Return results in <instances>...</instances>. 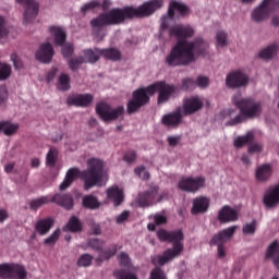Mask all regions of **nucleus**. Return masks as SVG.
I'll list each match as a JSON object with an SVG mask.
<instances>
[{
  "instance_id": "dca6fc26",
  "label": "nucleus",
  "mask_w": 279,
  "mask_h": 279,
  "mask_svg": "<svg viewBox=\"0 0 279 279\" xmlns=\"http://www.w3.org/2000/svg\"><path fill=\"white\" fill-rule=\"evenodd\" d=\"M227 88H241L245 86V74L239 70L231 71L226 77Z\"/></svg>"
},
{
  "instance_id": "de8ad7c7",
  "label": "nucleus",
  "mask_w": 279,
  "mask_h": 279,
  "mask_svg": "<svg viewBox=\"0 0 279 279\" xmlns=\"http://www.w3.org/2000/svg\"><path fill=\"white\" fill-rule=\"evenodd\" d=\"M95 8H101V2H99L98 0H92L90 2L83 4V7L81 8V12L83 14H86L88 10H95Z\"/></svg>"
},
{
  "instance_id": "774afa93",
  "label": "nucleus",
  "mask_w": 279,
  "mask_h": 279,
  "mask_svg": "<svg viewBox=\"0 0 279 279\" xmlns=\"http://www.w3.org/2000/svg\"><path fill=\"white\" fill-rule=\"evenodd\" d=\"M92 234L99 236L101 234V226L99 223L93 222L90 225Z\"/></svg>"
},
{
  "instance_id": "72a5a7b5",
  "label": "nucleus",
  "mask_w": 279,
  "mask_h": 279,
  "mask_svg": "<svg viewBox=\"0 0 279 279\" xmlns=\"http://www.w3.org/2000/svg\"><path fill=\"white\" fill-rule=\"evenodd\" d=\"M19 131V124H12L8 121L0 122V132H3L5 136H12V134H16Z\"/></svg>"
},
{
  "instance_id": "f3484780",
  "label": "nucleus",
  "mask_w": 279,
  "mask_h": 279,
  "mask_svg": "<svg viewBox=\"0 0 279 279\" xmlns=\"http://www.w3.org/2000/svg\"><path fill=\"white\" fill-rule=\"evenodd\" d=\"M202 108H204V102L202 99L198 97H191L183 102L182 114L184 117H189L191 114H195V112H198V110H202Z\"/></svg>"
},
{
  "instance_id": "4be33fe9",
  "label": "nucleus",
  "mask_w": 279,
  "mask_h": 279,
  "mask_svg": "<svg viewBox=\"0 0 279 279\" xmlns=\"http://www.w3.org/2000/svg\"><path fill=\"white\" fill-rule=\"evenodd\" d=\"M161 123L162 125H167V128H178L182 123V112L177 110L163 116Z\"/></svg>"
},
{
  "instance_id": "7ed1b4c3",
  "label": "nucleus",
  "mask_w": 279,
  "mask_h": 279,
  "mask_svg": "<svg viewBox=\"0 0 279 279\" xmlns=\"http://www.w3.org/2000/svg\"><path fill=\"white\" fill-rule=\"evenodd\" d=\"M206 51L208 44L202 38H196L194 41L179 40L166 57L165 64L171 69L189 66L195 62V56H204Z\"/></svg>"
},
{
  "instance_id": "9b49d317",
  "label": "nucleus",
  "mask_w": 279,
  "mask_h": 279,
  "mask_svg": "<svg viewBox=\"0 0 279 279\" xmlns=\"http://www.w3.org/2000/svg\"><path fill=\"white\" fill-rule=\"evenodd\" d=\"M232 101L238 110H240V113L226 122V125L230 128H234V125H239L245 121V98H241V94L238 93L233 96Z\"/></svg>"
},
{
  "instance_id": "69168bd1",
  "label": "nucleus",
  "mask_w": 279,
  "mask_h": 279,
  "mask_svg": "<svg viewBox=\"0 0 279 279\" xmlns=\"http://www.w3.org/2000/svg\"><path fill=\"white\" fill-rule=\"evenodd\" d=\"M155 226H165L167 223V217L160 214H156L154 217Z\"/></svg>"
},
{
  "instance_id": "58836bf2",
  "label": "nucleus",
  "mask_w": 279,
  "mask_h": 279,
  "mask_svg": "<svg viewBox=\"0 0 279 279\" xmlns=\"http://www.w3.org/2000/svg\"><path fill=\"white\" fill-rule=\"evenodd\" d=\"M69 88H71V77L63 73L59 76L58 89L69 90Z\"/></svg>"
},
{
  "instance_id": "a878e982",
  "label": "nucleus",
  "mask_w": 279,
  "mask_h": 279,
  "mask_svg": "<svg viewBox=\"0 0 279 279\" xmlns=\"http://www.w3.org/2000/svg\"><path fill=\"white\" fill-rule=\"evenodd\" d=\"M279 52V43H274L268 47L262 49L258 53V57L262 60H271L278 56Z\"/></svg>"
},
{
  "instance_id": "423d86ee",
  "label": "nucleus",
  "mask_w": 279,
  "mask_h": 279,
  "mask_svg": "<svg viewBox=\"0 0 279 279\" xmlns=\"http://www.w3.org/2000/svg\"><path fill=\"white\" fill-rule=\"evenodd\" d=\"M57 204V206H61L65 210H71L74 206L73 196L71 194L57 193L52 197L49 196H40L35 198L28 203L31 210H38L41 206H46V204Z\"/></svg>"
},
{
  "instance_id": "ea45409f",
  "label": "nucleus",
  "mask_w": 279,
  "mask_h": 279,
  "mask_svg": "<svg viewBox=\"0 0 279 279\" xmlns=\"http://www.w3.org/2000/svg\"><path fill=\"white\" fill-rule=\"evenodd\" d=\"M217 47H228V33L226 31H218L216 34Z\"/></svg>"
},
{
  "instance_id": "a18cd8bd",
  "label": "nucleus",
  "mask_w": 279,
  "mask_h": 279,
  "mask_svg": "<svg viewBox=\"0 0 279 279\" xmlns=\"http://www.w3.org/2000/svg\"><path fill=\"white\" fill-rule=\"evenodd\" d=\"M117 254V245L112 244L108 250H101L100 251V258H104L105 260H109V258H112Z\"/></svg>"
},
{
  "instance_id": "4d7b16f0",
  "label": "nucleus",
  "mask_w": 279,
  "mask_h": 279,
  "mask_svg": "<svg viewBox=\"0 0 279 279\" xmlns=\"http://www.w3.org/2000/svg\"><path fill=\"white\" fill-rule=\"evenodd\" d=\"M11 61L13 62L14 69H16L17 71L23 69V61H21V58H19V54L13 52L11 54Z\"/></svg>"
},
{
  "instance_id": "39448f33",
  "label": "nucleus",
  "mask_w": 279,
  "mask_h": 279,
  "mask_svg": "<svg viewBox=\"0 0 279 279\" xmlns=\"http://www.w3.org/2000/svg\"><path fill=\"white\" fill-rule=\"evenodd\" d=\"M157 238L159 241H167L168 243H172V248H168L163 252L162 255L156 256L151 263L153 265H167L173 258H178L184 252V233L182 230L167 231L161 229L157 232Z\"/></svg>"
},
{
  "instance_id": "bf43d9fd",
  "label": "nucleus",
  "mask_w": 279,
  "mask_h": 279,
  "mask_svg": "<svg viewBox=\"0 0 279 279\" xmlns=\"http://www.w3.org/2000/svg\"><path fill=\"white\" fill-rule=\"evenodd\" d=\"M167 141L170 147H178V145H180V141H182V136L181 135L169 136Z\"/></svg>"
},
{
  "instance_id": "13d9d810",
  "label": "nucleus",
  "mask_w": 279,
  "mask_h": 279,
  "mask_svg": "<svg viewBox=\"0 0 279 279\" xmlns=\"http://www.w3.org/2000/svg\"><path fill=\"white\" fill-rule=\"evenodd\" d=\"M256 220H251V222H246L245 234H254L256 232Z\"/></svg>"
},
{
  "instance_id": "603ef678",
  "label": "nucleus",
  "mask_w": 279,
  "mask_h": 279,
  "mask_svg": "<svg viewBox=\"0 0 279 279\" xmlns=\"http://www.w3.org/2000/svg\"><path fill=\"white\" fill-rule=\"evenodd\" d=\"M134 173L143 180H149V172L145 169V166H138L137 168H135Z\"/></svg>"
},
{
  "instance_id": "37998d69",
  "label": "nucleus",
  "mask_w": 279,
  "mask_h": 279,
  "mask_svg": "<svg viewBox=\"0 0 279 279\" xmlns=\"http://www.w3.org/2000/svg\"><path fill=\"white\" fill-rule=\"evenodd\" d=\"M88 245L89 247H92V250H95V252H98L100 254L104 250V245H106V242L99 239H90L88 241Z\"/></svg>"
},
{
  "instance_id": "0e129e2a",
  "label": "nucleus",
  "mask_w": 279,
  "mask_h": 279,
  "mask_svg": "<svg viewBox=\"0 0 279 279\" xmlns=\"http://www.w3.org/2000/svg\"><path fill=\"white\" fill-rule=\"evenodd\" d=\"M119 262L122 267H128V265H130V255H128V253H121Z\"/></svg>"
},
{
  "instance_id": "6ab92c4d",
  "label": "nucleus",
  "mask_w": 279,
  "mask_h": 279,
  "mask_svg": "<svg viewBox=\"0 0 279 279\" xmlns=\"http://www.w3.org/2000/svg\"><path fill=\"white\" fill-rule=\"evenodd\" d=\"M239 219V213L236 210L232 209V207L225 205L219 211H218V221L220 223H232L233 221H236Z\"/></svg>"
},
{
  "instance_id": "c756f323",
  "label": "nucleus",
  "mask_w": 279,
  "mask_h": 279,
  "mask_svg": "<svg viewBox=\"0 0 279 279\" xmlns=\"http://www.w3.org/2000/svg\"><path fill=\"white\" fill-rule=\"evenodd\" d=\"M266 256L268 258H271L275 266L279 269V242H278V240H275V242H271V244H269Z\"/></svg>"
},
{
  "instance_id": "5701e85b",
  "label": "nucleus",
  "mask_w": 279,
  "mask_h": 279,
  "mask_svg": "<svg viewBox=\"0 0 279 279\" xmlns=\"http://www.w3.org/2000/svg\"><path fill=\"white\" fill-rule=\"evenodd\" d=\"M274 173V167L271 163H263L256 169L255 177L259 182H267L271 179V174Z\"/></svg>"
},
{
  "instance_id": "473e14b6",
  "label": "nucleus",
  "mask_w": 279,
  "mask_h": 279,
  "mask_svg": "<svg viewBox=\"0 0 279 279\" xmlns=\"http://www.w3.org/2000/svg\"><path fill=\"white\" fill-rule=\"evenodd\" d=\"M63 230H68L69 232H82V222L80 218L72 216Z\"/></svg>"
},
{
  "instance_id": "9d476101",
  "label": "nucleus",
  "mask_w": 279,
  "mask_h": 279,
  "mask_svg": "<svg viewBox=\"0 0 279 279\" xmlns=\"http://www.w3.org/2000/svg\"><path fill=\"white\" fill-rule=\"evenodd\" d=\"M204 186H206V179L204 177H185L178 182V189L185 193H197Z\"/></svg>"
},
{
  "instance_id": "c03bdc74",
  "label": "nucleus",
  "mask_w": 279,
  "mask_h": 279,
  "mask_svg": "<svg viewBox=\"0 0 279 279\" xmlns=\"http://www.w3.org/2000/svg\"><path fill=\"white\" fill-rule=\"evenodd\" d=\"M13 264H0V278L10 279Z\"/></svg>"
},
{
  "instance_id": "c9c22d12",
  "label": "nucleus",
  "mask_w": 279,
  "mask_h": 279,
  "mask_svg": "<svg viewBox=\"0 0 279 279\" xmlns=\"http://www.w3.org/2000/svg\"><path fill=\"white\" fill-rule=\"evenodd\" d=\"M83 206L84 208L95 210V208H99V201L95 196L88 195L83 198Z\"/></svg>"
},
{
  "instance_id": "aec40b11",
  "label": "nucleus",
  "mask_w": 279,
  "mask_h": 279,
  "mask_svg": "<svg viewBox=\"0 0 279 279\" xmlns=\"http://www.w3.org/2000/svg\"><path fill=\"white\" fill-rule=\"evenodd\" d=\"M36 59L44 64H49L53 60V46L49 43L41 44L39 50L36 52Z\"/></svg>"
},
{
  "instance_id": "7c9ffc66",
  "label": "nucleus",
  "mask_w": 279,
  "mask_h": 279,
  "mask_svg": "<svg viewBox=\"0 0 279 279\" xmlns=\"http://www.w3.org/2000/svg\"><path fill=\"white\" fill-rule=\"evenodd\" d=\"M83 56L89 64H96V62H99V58H101V49H84Z\"/></svg>"
},
{
  "instance_id": "3c124183",
  "label": "nucleus",
  "mask_w": 279,
  "mask_h": 279,
  "mask_svg": "<svg viewBox=\"0 0 279 279\" xmlns=\"http://www.w3.org/2000/svg\"><path fill=\"white\" fill-rule=\"evenodd\" d=\"M136 158H138V156L134 150H128L126 153H124L123 156V160L128 165H133V162H136Z\"/></svg>"
},
{
  "instance_id": "412c9836",
  "label": "nucleus",
  "mask_w": 279,
  "mask_h": 279,
  "mask_svg": "<svg viewBox=\"0 0 279 279\" xmlns=\"http://www.w3.org/2000/svg\"><path fill=\"white\" fill-rule=\"evenodd\" d=\"M54 223L56 220L52 217L41 218L35 223V232L39 234V236H45L49 234Z\"/></svg>"
},
{
  "instance_id": "a19ab883",
  "label": "nucleus",
  "mask_w": 279,
  "mask_h": 279,
  "mask_svg": "<svg viewBox=\"0 0 279 279\" xmlns=\"http://www.w3.org/2000/svg\"><path fill=\"white\" fill-rule=\"evenodd\" d=\"M57 158H58V150L56 148H50L46 156V165L48 167H56Z\"/></svg>"
},
{
  "instance_id": "20e7f679",
  "label": "nucleus",
  "mask_w": 279,
  "mask_h": 279,
  "mask_svg": "<svg viewBox=\"0 0 279 279\" xmlns=\"http://www.w3.org/2000/svg\"><path fill=\"white\" fill-rule=\"evenodd\" d=\"M87 165L88 169L83 170L82 172H80V169L77 168L69 169L63 182L59 186L60 191H66L77 178L83 180L85 191H89L93 186H97V184L101 182V177L104 175V161L93 158L88 160Z\"/></svg>"
},
{
  "instance_id": "393cba45",
  "label": "nucleus",
  "mask_w": 279,
  "mask_h": 279,
  "mask_svg": "<svg viewBox=\"0 0 279 279\" xmlns=\"http://www.w3.org/2000/svg\"><path fill=\"white\" fill-rule=\"evenodd\" d=\"M263 112V109L260 108V104L253 101V100H246V108H245V118L247 119H254L258 118L260 113Z\"/></svg>"
},
{
  "instance_id": "0eeeda50",
  "label": "nucleus",
  "mask_w": 279,
  "mask_h": 279,
  "mask_svg": "<svg viewBox=\"0 0 279 279\" xmlns=\"http://www.w3.org/2000/svg\"><path fill=\"white\" fill-rule=\"evenodd\" d=\"M276 11H279L278 0H263V2L253 11L252 19L255 22H265Z\"/></svg>"
},
{
  "instance_id": "49530a36",
  "label": "nucleus",
  "mask_w": 279,
  "mask_h": 279,
  "mask_svg": "<svg viewBox=\"0 0 279 279\" xmlns=\"http://www.w3.org/2000/svg\"><path fill=\"white\" fill-rule=\"evenodd\" d=\"M61 233H62V231H60V229L54 230L50 236H48L47 239L44 240V244L45 245H54L56 243H58V240L60 239Z\"/></svg>"
},
{
  "instance_id": "e2e57ef3",
  "label": "nucleus",
  "mask_w": 279,
  "mask_h": 279,
  "mask_svg": "<svg viewBox=\"0 0 279 279\" xmlns=\"http://www.w3.org/2000/svg\"><path fill=\"white\" fill-rule=\"evenodd\" d=\"M68 106H75V108H80V98L78 94L74 96H69L66 99Z\"/></svg>"
},
{
  "instance_id": "864d4df0",
  "label": "nucleus",
  "mask_w": 279,
  "mask_h": 279,
  "mask_svg": "<svg viewBox=\"0 0 279 279\" xmlns=\"http://www.w3.org/2000/svg\"><path fill=\"white\" fill-rule=\"evenodd\" d=\"M195 86H197V83L193 78H183V81H182V89L183 90H193V88H195Z\"/></svg>"
},
{
  "instance_id": "ddd939ff",
  "label": "nucleus",
  "mask_w": 279,
  "mask_h": 279,
  "mask_svg": "<svg viewBox=\"0 0 279 279\" xmlns=\"http://www.w3.org/2000/svg\"><path fill=\"white\" fill-rule=\"evenodd\" d=\"M16 3L25 5L24 23H32L38 16L39 5L36 0H15Z\"/></svg>"
},
{
  "instance_id": "c85d7f7f",
  "label": "nucleus",
  "mask_w": 279,
  "mask_h": 279,
  "mask_svg": "<svg viewBox=\"0 0 279 279\" xmlns=\"http://www.w3.org/2000/svg\"><path fill=\"white\" fill-rule=\"evenodd\" d=\"M49 32L54 36V45L57 47H62L66 43V33L61 27L51 26Z\"/></svg>"
},
{
  "instance_id": "09e8293b",
  "label": "nucleus",
  "mask_w": 279,
  "mask_h": 279,
  "mask_svg": "<svg viewBox=\"0 0 279 279\" xmlns=\"http://www.w3.org/2000/svg\"><path fill=\"white\" fill-rule=\"evenodd\" d=\"M74 51H75V48L73 47V44H65L62 46V49H61V53L63 58H69V60L72 58Z\"/></svg>"
},
{
  "instance_id": "1a4fd4ad",
  "label": "nucleus",
  "mask_w": 279,
  "mask_h": 279,
  "mask_svg": "<svg viewBox=\"0 0 279 279\" xmlns=\"http://www.w3.org/2000/svg\"><path fill=\"white\" fill-rule=\"evenodd\" d=\"M159 190L160 187H158V185H155L150 186L147 191L140 193L137 197V204L140 208H149V206H154V204H158L162 199H165V197H167V194H161L158 197ZM156 197H158L157 201Z\"/></svg>"
},
{
  "instance_id": "4468645a",
  "label": "nucleus",
  "mask_w": 279,
  "mask_h": 279,
  "mask_svg": "<svg viewBox=\"0 0 279 279\" xmlns=\"http://www.w3.org/2000/svg\"><path fill=\"white\" fill-rule=\"evenodd\" d=\"M236 232V226L228 227L218 233L214 234L211 240L209 241V245L213 244H220V245H226L228 241L232 240V236H234Z\"/></svg>"
},
{
  "instance_id": "6e6552de",
  "label": "nucleus",
  "mask_w": 279,
  "mask_h": 279,
  "mask_svg": "<svg viewBox=\"0 0 279 279\" xmlns=\"http://www.w3.org/2000/svg\"><path fill=\"white\" fill-rule=\"evenodd\" d=\"M96 113L105 123H108L110 121H117L119 117H123L125 114V108L123 106L112 108L106 102H99L96 106Z\"/></svg>"
},
{
  "instance_id": "cd10ccee",
  "label": "nucleus",
  "mask_w": 279,
  "mask_h": 279,
  "mask_svg": "<svg viewBox=\"0 0 279 279\" xmlns=\"http://www.w3.org/2000/svg\"><path fill=\"white\" fill-rule=\"evenodd\" d=\"M100 56L105 58V60H110L111 62H119L122 58L121 51L117 48L101 49Z\"/></svg>"
},
{
  "instance_id": "e433bc0d",
  "label": "nucleus",
  "mask_w": 279,
  "mask_h": 279,
  "mask_svg": "<svg viewBox=\"0 0 279 279\" xmlns=\"http://www.w3.org/2000/svg\"><path fill=\"white\" fill-rule=\"evenodd\" d=\"M92 94H78V108H88L93 104Z\"/></svg>"
},
{
  "instance_id": "b1692460",
  "label": "nucleus",
  "mask_w": 279,
  "mask_h": 279,
  "mask_svg": "<svg viewBox=\"0 0 279 279\" xmlns=\"http://www.w3.org/2000/svg\"><path fill=\"white\" fill-rule=\"evenodd\" d=\"M208 206H210V201L204 196L196 197L193 201L192 215H201L208 210Z\"/></svg>"
},
{
  "instance_id": "4c0bfd02",
  "label": "nucleus",
  "mask_w": 279,
  "mask_h": 279,
  "mask_svg": "<svg viewBox=\"0 0 279 279\" xmlns=\"http://www.w3.org/2000/svg\"><path fill=\"white\" fill-rule=\"evenodd\" d=\"M12 75V66L8 63L0 62V82H5Z\"/></svg>"
},
{
  "instance_id": "f257e3e1",
  "label": "nucleus",
  "mask_w": 279,
  "mask_h": 279,
  "mask_svg": "<svg viewBox=\"0 0 279 279\" xmlns=\"http://www.w3.org/2000/svg\"><path fill=\"white\" fill-rule=\"evenodd\" d=\"M162 0H149L144 2L138 8L134 7H124V8H114L109 12L100 13L97 17L90 21V25L94 29V34L99 36L102 27H108L110 25H121L125 21L132 19H147L151 16L154 12L162 8Z\"/></svg>"
},
{
  "instance_id": "338daca9",
  "label": "nucleus",
  "mask_w": 279,
  "mask_h": 279,
  "mask_svg": "<svg viewBox=\"0 0 279 279\" xmlns=\"http://www.w3.org/2000/svg\"><path fill=\"white\" fill-rule=\"evenodd\" d=\"M196 86H199V88H206V86H208V77L198 76L196 80Z\"/></svg>"
},
{
  "instance_id": "8fccbe9b",
  "label": "nucleus",
  "mask_w": 279,
  "mask_h": 279,
  "mask_svg": "<svg viewBox=\"0 0 279 279\" xmlns=\"http://www.w3.org/2000/svg\"><path fill=\"white\" fill-rule=\"evenodd\" d=\"M149 279H167V274L160 267H156L150 271Z\"/></svg>"
},
{
  "instance_id": "2eb2a0df",
  "label": "nucleus",
  "mask_w": 279,
  "mask_h": 279,
  "mask_svg": "<svg viewBox=\"0 0 279 279\" xmlns=\"http://www.w3.org/2000/svg\"><path fill=\"white\" fill-rule=\"evenodd\" d=\"M263 202L268 208H275L279 205V184L269 186L266 190Z\"/></svg>"
},
{
  "instance_id": "bb28decb",
  "label": "nucleus",
  "mask_w": 279,
  "mask_h": 279,
  "mask_svg": "<svg viewBox=\"0 0 279 279\" xmlns=\"http://www.w3.org/2000/svg\"><path fill=\"white\" fill-rule=\"evenodd\" d=\"M107 196L112 199L114 206H121L123 204V191L119 186H112L107 190Z\"/></svg>"
},
{
  "instance_id": "f704fd0d",
  "label": "nucleus",
  "mask_w": 279,
  "mask_h": 279,
  "mask_svg": "<svg viewBox=\"0 0 279 279\" xmlns=\"http://www.w3.org/2000/svg\"><path fill=\"white\" fill-rule=\"evenodd\" d=\"M86 62V59L82 56L69 58L68 60V66L71 71H77L80 69L81 64H84Z\"/></svg>"
},
{
  "instance_id": "79ce46f5",
  "label": "nucleus",
  "mask_w": 279,
  "mask_h": 279,
  "mask_svg": "<svg viewBox=\"0 0 279 279\" xmlns=\"http://www.w3.org/2000/svg\"><path fill=\"white\" fill-rule=\"evenodd\" d=\"M93 265V255L83 254L77 259V267H90Z\"/></svg>"
},
{
  "instance_id": "f8f14e48",
  "label": "nucleus",
  "mask_w": 279,
  "mask_h": 279,
  "mask_svg": "<svg viewBox=\"0 0 279 279\" xmlns=\"http://www.w3.org/2000/svg\"><path fill=\"white\" fill-rule=\"evenodd\" d=\"M194 35L195 29L191 25L178 24L169 28V36H174L179 40H186L187 38H193Z\"/></svg>"
},
{
  "instance_id": "6e6d98bb",
  "label": "nucleus",
  "mask_w": 279,
  "mask_h": 279,
  "mask_svg": "<svg viewBox=\"0 0 279 279\" xmlns=\"http://www.w3.org/2000/svg\"><path fill=\"white\" fill-rule=\"evenodd\" d=\"M9 93L5 85H0V107L8 101Z\"/></svg>"
},
{
  "instance_id": "2f4dec72",
  "label": "nucleus",
  "mask_w": 279,
  "mask_h": 279,
  "mask_svg": "<svg viewBox=\"0 0 279 279\" xmlns=\"http://www.w3.org/2000/svg\"><path fill=\"white\" fill-rule=\"evenodd\" d=\"M25 278H27V270L25 269V266L20 264H13L10 279H25Z\"/></svg>"
},
{
  "instance_id": "a211bd4d",
  "label": "nucleus",
  "mask_w": 279,
  "mask_h": 279,
  "mask_svg": "<svg viewBox=\"0 0 279 279\" xmlns=\"http://www.w3.org/2000/svg\"><path fill=\"white\" fill-rule=\"evenodd\" d=\"M175 11H178V13L182 19L191 14V9L186 4L182 2H178L177 0H172L168 7L169 19L171 20L175 19Z\"/></svg>"
},
{
  "instance_id": "f03ea898",
  "label": "nucleus",
  "mask_w": 279,
  "mask_h": 279,
  "mask_svg": "<svg viewBox=\"0 0 279 279\" xmlns=\"http://www.w3.org/2000/svg\"><path fill=\"white\" fill-rule=\"evenodd\" d=\"M157 104L160 106L162 104H167L171 97H178L180 95V89L175 87L173 84H167L165 81H158L146 88H140L133 92V97L126 104V113L134 114L143 108V106H147L149 101V95H156Z\"/></svg>"
},
{
  "instance_id": "052dcab7",
  "label": "nucleus",
  "mask_w": 279,
  "mask_h": 279,
  "mask_svg": "<svg viewBox=\"0 0 279 279\" xmlns=\"http://www.w3.org/2000/svg\"><path fill=\"white\" fill-rule=\"evenodd\" d=\"M233 147H235V149L245 147V135L235 137L233 141Z\"/></svg>"
},
{
  "instance_id": "680f3d73",
  "label": "nucleus",
  "mask_w": 279,
  "mask_h": 279,
  "mask_svg": "<svg viewBox=\"0 0 279 279\" xmlns=\"http://www.w3.org/2000/svg\"><path fill=\"white\" fill-rule=\"evenodd\" d=\"M118 279H138V277H136V275H134L132 272H128L125 270H120L118 272Z\"/></svg>"
},
{
  "instance_id": "5fc2aeb1",
  "label": "nucleus",
  "mask_w": 279,
  "mask_h": 279,
  "mask_svg": "<svg viewBox=\"0 0 279 279\" xmlns=\"http://www.w3.org/2000/svg\"><path fill=\"white\" fill-rule=\"evenodd\" d=\"M260 151H263V145L259 143H251L247 147V153L250 155L259 154Z\"/></svg>"
}]
</instances>
